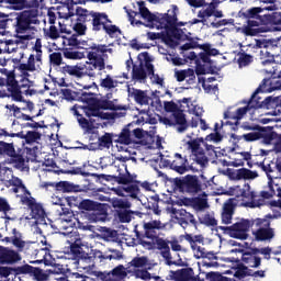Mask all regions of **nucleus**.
I'll use <instances>...</instances> for the list:
<instances>
[{
	"mask_svg": "<svg viewBox=\"0 0 281 281\" xmlns=\"http://www.w3.org/2000/svg\"><path fill=\"white\" fill-rule=\"evenodd\" d=\"M260 7L241 8L235 16L244 36H260L274 27L281 32V13L276 12V0H265Z\"/></svg>",
	"mask_w": 281,
	"mask_h": 281,
	"instance_id": "1",
	"label": "nucleus"
},
{
	"mask_svg": "<svg viewBox=\"0 0 281 281\" xmlns=\"http://www.w3.org/2000/svg\"><path fill=\"white\" fill-rule=\"evenodd\" d=\"M267 82H269V79H263L261 81V85L255 90L250 99L241 101V104H246L245 106L238 108L235 113H232L229 111L224 113V120H234V122L227 121L226 124H228L229 126L234 124L235 126H238V124H240V120H243L245 115H247V113L250 114V120L254 122V120H256L254 115L256 114V111H258V109H269V106H271V102H273L272 97H267L265 100L258 97V93H271V91H276V89H278L267 88Z\"/></svg>",
	"mask_w": 281,
	"mask_h": 281,
	"instance_id": "2",
	"label": "nucleus"
},
{
	"mask_svg": "<svg viewBox=\"0 0 281 281\" xmlns=\"http://www.w3.org/2000/svg\"><path fill=\"white\" fill-rule=\"evenodd\" d=\"M113 54V48H109L106 44H92L89 46V50L86 52L88 63L83 66V74L90 78L98 76L97 71H104L106 69V58Z\"/></svg>",
	"mask_w": 281,
	"mask_h": 281,
	"instance_id": "3",
	"label": "nucleus"
},
{
	"mask_svg": "<svg viewBox=\"0 0 281 281\" xmlns=\"http://www.w3.org/2000/svg\"><path fill=\"white\" fill-rule=\"evenodd\" d=\"M71 111L76 116L79 126L86 128L87 131H91L93 128V124H95V120L92 117L109 120V114L100 112V110L94 105H74Z\"/></svg>",
	"mask_w": 281,
	"mask_h": 281,
	"instance_id": "4",
	"label": "nucleus"
},
{
	"mask_svg": "<svg viewBox=\"0 0 281 281\" xmlns=\"http://www.w3.org/2000/svg\"><path fill=\"white\" fill-rule=\"evenodd\" d=\"M164 109L166 113H171L169 117L160 119V122L165 124V126H177L178 133H186L188 131V120L186 119V114L183 110L179 109V105L173 101H165Z\"/></svg>",
	"mask_w": 281,
	"mask_h": 281,
	"instance_id": "5",
	"label": "nucleus"
},
{
	"mask_svg": "<svg viewBox=\"0 0 281 281\" xmlns=\"http://www.w3.org/2000/svg\"><path fill=\"white\" fill-rule=\"evenodd\" d=\"M38 23V9H30L20 12L15 19H11V30L15 34H26L32 25Z\"/></svg>",
	"mask_w": 281,
	"mask_h": 281,
	"instance_id": "6",
	"label": "nucleus"
},
{
	"mask_svg": "<svg viewBox=\"0 0 281 281\" xmlns=\"http://www.w3.org/2000/svg\"><path fill=\"white\" fill-rule=\"evenodd\" d=\"M175 190L182 192V194H190L196 196L199 192L203 191V183L199 179V176L187 175L182 178L173 179Z\"/></svg>",
	"mask_w": 281,
	"mask_h": 281,
	"instance_id": "7",
	"label": "nucleus"
},
{
	"mask_svg": "<svg viewBox=\"0 0 281 281\" xmlns=\"http://www.w3.org/2000/svg\"><path fill=\"white\" fill-rule=\"evenodd\" d=\"M161 162L164 166L171 168V170H175V172H178V175H186V172H199V168L194 166V160H188V158L183 157L181 154L176 153L173 156V159H167L161 157Z\"/></svg>",
	"mask_w": 281,
	"mask_h": 281,
	"instance_id": "8",
	"label": "nucleus"
},
{
	"mask_svg": "<svg viewBox=\"0 0 281 281\" xmlns=\"http://www.w3.org/2000/svg\"><path fill=\"white\" fill-rule=\"evenodd\" d=\"M177 12H179V7H177V4H172L171 9H169L167 13L155 14V20L151 21L149 27H157V30L169 31L170 27H175V25H177Z\"/></svg>",
	"mask_w": 281,
	"mask_h": 281,
	"instance_id": "9",
	"label": "nucleus"
},
{
	"mask_svg": "<svg viewBox=\"0 0 281 281\" xmlns=\"http://www.w3.org/2000/svg\"><path fill=\"white\" fill-rule=\"evenodd\" d=\"M201 144L202 146L205 145L204 137L187 142L188 148L189 150H191L190 161H193L194 164H196V166H200L201 168H205V166L210 164V158H207V156L205 155V150L201 148Z\"/></svg>",
	"mask_w": 281,
	"mask_h": 281,
	"instance_id": "10",
	"label": "nucleus"
},
{
	"mask_svg": "<svg viewBox=\"0 0 281 281\" xmlns=\"http://www.w3.org/2000/svg\"><path fill=\"white\" fill-rule=\"evenodd\" d=\"M256 226L258 229L252 232V236L257 243H271L276 238V228L271 227V221L267 218H257Z\"/></svg>",
	"mask_w": 281,
	"mask_h": 281,
	"instance_id": "11",
	"label": "nucleus"
},
{
	"mask_svg": "<svg viewBox=\"0 0 281 281\" xmlns=\"http://www.w3.org/2000/svg\"><path fill=\"white\" fill-rule=\"evenodd\" d=\"M229 254H236V257L226 258V262H243L241 265H247L251 269H258L262 265V258L251 255L245 249H232Z\"/></svg>",
	"mask_w": 281,
	"mask_h": 281,
	"instance_id": "12",
	"label": "nucleus"
},
{
	"mask_svg": "<svg viewBox=\"0 0 281 281\" xmlns=\"http://www.w3.org/2000/svg\"><path fill=\"white\" fill-rule=\"evenodd\" d=\"M254 224L249 220H240L232 226H221L222 232L229 234L232 238H238L239 240H247L249 238V229Z\"/></svg>",
	"mask_w": 281,
	"mask_h": 281,
	"instance_id": "13",
	"label": "nucleus"
},
{
	"mask_svg": "<svg viewBox=\"0 0 281 281\" xmlns=\"http://www.w3.org/2000/svg\"><path fill=\"white\" fill-rule=\"evenodd\" d=\"M7 89L0 88V98H11L14 102H23L22 92L19 91V80L14 72L7 77Z\"/></svg>",
	"mask_w": 281,
	"mask_h": 281,
	"instance_id": "14",
	"label": "nucleus"
},
{
	"mask_svg": "<svg viewBox=\"0 0 281 281\" xmlns=\"http://www.w3.org/2000/svg\"><path fill=\"white\" fill-rule=\"evenodd\" d=\"M0 155L3 157H10L12 164H15V168H23V166H25V158H23V155L16 154L14 143L0 140Z\"/></svg>",
	"mask_w": 281,
	"mask_h": 281,
	"instance_id": "15",
	"label": "nucleus"
},
{
	"mask_svg": "<svg viewBox=\"0 0 281 281\" xmlns=\"http://www.w3.org/2000/svg\"><path fill=\"white\" fill-rule=\"evenodd\" d=\"M144 233L135 231V234H138V238L146 236L148 240H157L159 238V232L164 229V224L159 220H153L149 222H143Z\"/></svg>",
	"mask_w": 281,
	"mask_h": 281,
	"instance_id": "16",
	"label": "nucleus"
},
{
	"mask_svg": "<svg viewBox=\"0 0 281 281\" xmlns=\"http://www.w3.org/2000/svg\"><path fill=\"white\" fill-rule=\"evenodd\" d=\"M21 203L22 205H27L29 210H31V216L35 221H40L41 223H43L45 218H47V213H45L43 204L36 203V199H34L33 196H22Z\"/></svg>",
	"mask_w": 281,
	"mask_h": 281,
	"instance_id": "17",
	"label": "nucleus"
},
{
	"mask_svg": "<svg viewBox=\"0 0 281 281\" xmlns=\"http://www.w3.org/2000/svg\"><path fill=\"white\" fill-rule=\"evenodd\" d=\"M60 32H65L66 34H68L63 36L64 47H70L74 49H86V52H89V47H91V45H88L87 41L79 40L80 37L78 36V34H71V32H67L63 29H60Z\"/></svg>",
	"mask_w": 281,
	"mask_h": 281,
	"instance_id": "18",
	"label": "nucleus"
},
{
	"mask_svg": "<svg viewBox=\"0 0 281 281\" xmlns=\"http://www.w3.org/2000/svg\"><path fill=\"white\" fill-rule=\"evenodd\" d=\"M21 276H29L33 281H47L48 280V269L43 270L42 268L31 266L29 263L22 265Z\"/></svg>",
	"mask_w": 281,
	"mask_h": 281,
	"instance_id": "19",
	"label": "nucleus"
},
{
	"mask_svg": "<svg viewBox=\"0 0 281 281\" xmlns=\"http://www.w3.org/2000/svg\"><path fill=\"white\" fill-rule=\"evenodd\" d=\"M21 260H23V258L18 250L0 246V265H16V262H21Z\"/></svg>",
	"mask_w": 281,
	"mask_h": 281,
	"instance_id": "20",
	"label": "nucleus"
},
{
	"mask_svg": "<svg viewBox=\"0 0 281 281\" xmlns=\"http://www.w3.org/2000/svg\"><path fill=\"white\" fill-rule=\"evenodd\" d=\"M121 170L122 169L119 170L117 176L100 175L97 177H99V179H104L105 181H115L120 186H128L131 183H135V176L131 175L126 167L124 172H121Z\"/></svg>",
	"mask_w": 281,
	"mask_h": 281,
	"instance_id": "21",
	"label": "nucleus"
},
{
	"mask_svg": "<svg viewBox=\"0 0 281 281\" xmlns=\"http://www.w3.org/2000/svg\"><path fill=\"white\" fill-rule=\"evenodd\" d=\"M236 212V199L229 198L226 200L222 207L221 218L223 225H232V220Z\"/></svg>",
	"mask_w": 281,
	"mask_h": 281,
	"instance_id": "22",
	"label": "nucleus"
},
{
	"mask_svg": "<svg viewBox=\"0 0 281 281\" xmlns=\"http://www.w3.org/2000/svg\"><path fill=\"white\" fill-rule=\"evenodd\" d=\"M157 245V249L161 251V256L164 259H166V262L169 267H172L175 265L176 267H183V263H179L177 261H172V255H170V246L168 245V241H166L164 238H156L153 240Z\"/></svg>",
	"mask_w": 281,
	"mask_h": 281,
	"instance_id": "23",
	"label": "nucleus"
},
{
	"mask_svg": "<svg viewBox=\"0 0 281 281\" xmlns=\"http://www.w3.org/2000/svg\"><path fill=\"white\" fill-rule=\"evenodd\" d=\"M138 60L145 61L147 76H149L151 80L154 79V82H156V85H164V79H161L159 75L155 74V66L151 64L153 58H150V55L148 54V52H143L138 54Z\"/></svg>",
	"mask_w": 281,
	"mask_h": 281,
	"instance_id": "24",
	"label": "nucleus"
},
{
	"mask_svg": "<svg viewBox=\"0 0 281 281\" xmlns=\"http://www.w3.org/2000/svg\"><path fill=\"white\" fill-rule=\"evenodd\" d=\"M21 78L18 81L19 91L22 95H36V90L32 89L34 87V81L30 80V72L21 71Z\"/></svg>",
	"mask_w": 281,
	"mask_h": 281,
	"instance_id": "25",
	"label": "nucleus"
},
{
	"mask_svg": "<svg viewBox=\"0 0 281 281\" xmlns=\"http://www.w3.org/2000/svg\"><path fill=\"white\" fill-rule=\"evenodd\" d=\"M183 30L186 29H178L177 25L170 27L167 31V35L164 37L165 43L167 45H170V47H177L179 45L177 41L183 40V34H184Z\"/></svg>",
	"mask_w": 281,
	"mask_h": 281,
	"instance_id": "26",
	"label": "nucleus"
},
{
	"mask_svg": "<svg viewBox=\"0 0 281 281\" xmlns=\"http://www.w3.org/2000/svg\"><path fill=\"white\" fill-rule=\"evenodd\" d=\"M228 177L233 181H240L243 179H256L258 177V172L251 171L247 168L241 169H228Z\"/></svg>",
	"mask_w": 281,
	"mask_h": 281,
	"instance_id": "27",
	"label": "nucleus"
},
{
	"mask_svg": "<svg viewBox=\"0 0 281 281\" xmlns=\"http://www.w3.org/2000/svg\"><path fill=\"white\" fill-rule=\"evenodd\" d=\"M2 243H7V244L12 243L13 247H15L16 251L19 252L24 251L25 245H27V243L23 240V234L19 232L16 228H13L12 236L4 237L2 239Z\"/></svg>",
	"mask_w": 281,
	"mask_h": 281,
	"instance_id": "28",
	"label": "nucleus"
},
{
	"mask_svg": "<svg viewBox=\"0 0 281 281\" xmlns=\"http://www.w3.org/2000/svg\"><path fill=\"white\" fill-rule=\"evenodd\" d=\"M23 56H25V54L20 53V57H15L12 59V63H15L16 65H19V70L20 71H24L26 74H29V71H36V58L34 54H31L27 58V63L21 64V60H23Z\"/></svg>",
	"mask_w": 281,
	"mask_h": 281,
	"instance_id": "29",
	"label": "nucleus"
},
{
	"mask_svg": "<svg viewBox=\"0 0 281 281\" xmlns=\"http://www.w3.org/2000/svg\"><path fill=\"white\" fill-rule=\"evenodd\" d=\"M170 280L175 281H194V270L192 268H182L169 271Z\"/></svg>",
	"mask_w": 281,
	"mask_h": 281,
	"instance_id": "30",
	"label": "nucleus"
},
{
	"mask_svg": "<svg viewBox=\"0 0 281 281\" xmlns=\"http://www.w3.org/2000/svg\"><path fill=\"white\" fill-rule=\"evenodd\" d=\"M8 8L9 10H27L32 8V2L29 0H0V8Z\"/></svg>",
	"mask_w": 281,
	"mask_h": 281,
	"instance_id": "31",
	"label": "nucleus"
},
{
	"mask_svg": "<svg viewBox=\"0 0 281 281\" xmlns=\"http://www.w3.org/2000/svg\"><path fill=\"white\" fill-rule=\"evenodd\" d=\"M80 212H95L97 214H102L105 212L104 204L95 202L93 200L83 199L79 206Z\"/></svg>",
	"mask_w": 281,
	"mask_h": 281,
	"instance_id": "32",
	"label": "nucleus"
},
{
	"mask_svg": "<svg viewBox=\"0 0 281 281\" xmlns=\"http://www.w3.org/2000/svg\"><path fill=\"white\" fill-rule=\"evenodd\" d=\"M131 98H134L136 104L140 106H148L150 104V97L148 95L147 90H142L137 88H132V91L128 90Z\"/></svg>",
	"mask_w": 281,
	"mask_h": 281,
	"instance_id": "33",
	"label": "nucleus"
},
{
	"mask_svg": "<svg viewBox=\"0 0 281 281\" xmlns=\"http://www.w3.org/2000/svg\"><path fill=\"white\" fill-rule=\"evenodd\" d=\"M90 16H92L93 32H100V30H103L105 23H111L106 13L91 12Z\"/></svg>",
	"mask_w": 281,
	"mask_h": 281,
	"instance_id": "34",
	"label": "nucleus"
},
{
	"mask_svg": "<svg viewBox=\"0 0 281 281\" xmlns=\"http://www.w3.org/2000/svg\"><path fill=\"white\" fill-rule=\"evenodd\" d=\"M256 196V192L251 191V186L245 183L243 186L241 201L246 202V207H258Z\"/></svg>",
	"mask_w": 281,
	"mask_h": 281,
	"instance_id": "35",
	"label": "nucleus"
},
{
	"mask_svg": "<svg viewBox=\"0 0 281 281\" xmlns=\"http://www.w3.org/2000/svg\"><path fill=\"white\" fill-rule=\"evenodd\" d=\"M132 124H127L121 133L117 135L115 139L116 144H122L123 146H131V144H135V139L131 132Z\"/></svg>",
	"mask_w": 281,
	"mask_h": 281,
	"instance_id": "36",
	"label": "nucleus"
},
{
	"mask_svg": "<svg viewBox=\"0 0 281 281\" xmlns=\"http://www.w3.org/2000/svg\"><path fill=\"white\" fill-rule=\"evenodd\" d=\"M70 252L72 254V256L75 258H78L79 260H82V262H86V260H89V261L92 260V258L89 257V254H87L82 250V245L78 240L70 244Z\"/></svg>",
	"mask_w": 281,
	"mask_h": 281,
	"instance_id": "37",
	"label": "nucleus"
},
{
	"mask_svg": "<svg viewBox=\"0 0 281 281\" xmlns=\"http://www.w3.org/2000/svg\"><path fill=\"white\" fill-rule=\"evenodd\" d=\"M116 194H119V196H131L132 199H137L139 195V186L130 183L126 187L117 189Z\"/></svg>",
	"mask_w": 281,
	"mask_h": 281,
	"instance_id": "38",
	"label": "nucleus"
},
{
	"mask_svg": "<svg viewBox=\"0 0 281 281\" xmlns=\"http://www.w3.org/2000/svg\"><path fill=\"white\" fill-rule=\"evenodd\" d=\"M149 266H150V261L148 260V257L146 256L134 257L132 261L127 263V269L131 272L133 271V269H146Z\"/></svg>",
	"mask_w": 281,
	"mask_h": 281,
	"instance_id": "39",
	"label": "nucleus"
},
{
	"mask_svg": "<svg viewBox=\"0 0 281 281\" xmlns=\"http://www.w3.org/2000/svg\"><path fill=\"white\" fill-rule=\"evenodd\" d=\"M55 189L58 192H82V187L80 184H74L69 181L56 182Z\"/></svg>",
	"mask_w": 281,
	"mask_h": 281,
	"instance_id": "40",
	"label": "nucleus"
},
{
	"mask_svg": "<svg viewBox=\"0 0 281 281\" xmlns=\"http://www.w3.org/2000/svg\"><path fill=\"white\" fill-rule=\"evenodd\" d=\"M144 63L145 60H139V66L133 65V70H132V78L133 80H138L142 82V80H146L148 78V69H144Z\"/></svg>",
	"mask_w": 281,
	"mask_h": 281,
	"instance_id": "41",
	"label": "nucleus"
},
{
	"mask_svg": "<svg viewBox=\"0 0 281 281\" xmlns=\"http://www.w3.org/2000/svg\"><path fill=\"white\" fill-rule=\"evenodd\" d=\"M23 269V266H18V267H1L0 266V280H7L9 281L8 278L10 276H21L22 272L21 270Z\"/></svg>",
	"mask_w": 281,
	"mask_h": 281,
	"instance_id": "42",
	"label": "nucleus"
},
{
	"mask_svg": "<svg viewBox=\"0 0 281 281\" xmlns=\"http://www.w3.org/2000/svg\"><path fill=\"white\" fill-rule=\"evenodd\" d=\"M63 72L68 74V76H74L75 78H82L85 76V66L81 65H66L63 67Z\"/></svg>",
	"mask_w": 281,
	"mask_h": 281,
	"instance_id": "43",
	"label": "nucleus"
},
{
	"mask_svg": "<svg viewBox=\"0 0 281 281\" xmlns=\"http://www.w3.org/2000/svg\"><path fill=\"white\" fill-rule=\"evenodd\" d=\"M101 237L103 240H106L108 243H116L117 238H120V234H117V231L109 228L106 226L101 227Z\"/></svg>",
	"mask_w": 281,
	"mask_h": 281,
	"instance_id": "44",
	"label": "nucleus"
},
{
	"mask_svg": "<svg viewBox=\"0 0 281 281\" xmlns=\"http://www.w3.org/2000/svg\"><path fill=\"white\" fill-rule=\"evenodd\" d=\"M63 56L67 60H82L85 58V52L76 50V48H63Z\"/></svg>",
	"mask_w": 281,
	"mask_h": 281,
	"instance_id": "45",
	"label": "nucleus"
},
{
	"mask_svg": "<svg viewBox=\"0 0 281 281\" xmlns=\"http://www.w3.org/2000/svg\"><path fill=\"white\" fill-rule=\"evenodd\" d=\"M138 8L142 19L147 21V26L150 27L153 21H155V14L151 13L150 10H148V8H146V3L144 1L138 2Z\"/></svg>",
	"mask_w": 281,
	"mask_h": 281,
	"instance_id": "46",
	"label": "nucleus"
},
{
	"mask_svg": "<svg viewBox=\"0 0 281 281\" xmlns=\"http://www.w3.org/2000/svg\"><path fill=\"white\" fill-rule=\"evenodd\" d=\"M20 139H25L26 144H34L41 139V133L29 131L26 134H23V132H19L15 134Z\"/></svg>",
	"mask_w": 281,
	"mask_h": 281,
	"instance_id": "47",
	"label": "nucleus"
},
{
	"mask_svg": "<svg viewBox=\"0 0 281 281\" xmlns=\"http://www.w3.org/2000/svg\"><path fill=\"white\" fill-rule=\"evenodd\" d=\"M256 47L257 49H262V47H265L266 50H260V54H266L268 58H271L269 63H273V59L276 58V55L271 54V49H273V43L257 41Z\"/></svg>",
	"mask_w": 281,
	"mask_h": 281,
	"instance_id": "48",
	"label": "nucleus"
},
{
	"mask_svg": "<svg viewBox=\"0 0 281 281\" xmlns=\"http://www.w3.org/2000/svg\"><path fill=\"white\" fill-rule=\"evenodd\" d=\"M89 258L92 259L90 261L86 260V262L88 263V267H93L95 260H99V262H104V260H111L113 257L103 255L101 250H92V256L89 255Z\"/></svg>",
	"mask_w": 281,
	"mask_h": 281,
	"instance_id": "49",
	"label": "nucleus"
},
{
	"mask_svg": "<svg viewBox=\"0 0 281 281\" xmlns=\"http://www.w3.org/2000/svg\"><path fill=\"white\" fill-rule=\"evenodd\" d=\"M133 216H135V212L124 210H116L115 217L120 223H131L133 221Z\"/></svg>",
	"mask_w": 281,
	"mask_h": 281,
	"instance_id": "50",
	"label": "nucleus"
},
{
	"mask_svg": "<svg viewBox=\"0 0 281 281\" xmlns=\"http://www.w3.org/2000/svg\"><path fill=\"white\" fill-rule=\"evenodd\" d=\"M47 281H67V274L63 272V269H58V271H56V269H48Z\"/></svg>",
	"mask_w": 281,
	"mask_h": 281,
	"instance_id": "51",
	"label": "nucleus"
},
{
	"mask_svg": "<svg viewBox=\"0 0 281 281\" xmlns=\"http://www.w3.org/2000/svg\"><path fill=\"white\" fill-rule=\"evenodd\" d=\"M260 139H262V144L269 146L278 139V133H276L274 131L261 132Z\"/></svg>",
	"mask_w": 281,
	"mask_h": 281,
	"instance_id": "52",
	"label": "nucleus"
},
{
	"mask_svg": "<svg viewBox=\"0 0 281 281\" xmlns=\"http://www.w3.org/2000/svg\"><path fill=\"white\" fill-rule=\"evenodd\" d=\"M126 276V269L124 266H117L110 272V278L112 280H124Z\"/></svg>",
	"mask_w": 281,
	"mask_h": 281,
	"instance_id": "53",
	"label": "nucleus"
},
{
	"mask_svg": "<svg viewBox=\"0 0 281 281\" xmlns=\"http://www.w3.org/2000/svg\"><path fill=\"white\" fill-rule=\"evenodd\" d=\"M180 225H188L191 223V225H196V220L194 218V215L189 213L186 210L180 211Z\"/></svg>",
	"mask_w": 281,
	"mask_h": 281,
	"instance_id": "54",
	"label": "nucleus"
},
{
	"mask_svg": "<svg viewBox=\"0 0 281 281\" xmlns=\"http://www.w3.org/2000/svg\"><path fill=\"white\" fill-rule=\"evenodd\" d=\"M238 56H239L238 57L239 67H247L248 65H251V63H254V56L245 52H239Z\"/></svg>",
	"mask_w": 281,
	"mask_h": 281,
	"instance_id": "55",
	"label": "nucleus"
},
{
	"mask_svg": "<svg viewBox=\"0 0 281 281\" xmlns=\"http://www.w3.org/2000/svg\"><path fill=\"white\" fill-rule=\"evenodd\" d=\"M10 210H12V207L10 206V203L8 202V200H5V198H1L0 196V212H2V214H4V218L7 221H10V216L8 215V213L10 212Z\"/></svg>",
	"mask_w": 281,
	"mask_h": 281,
	"instance_id": "56",
	"label": "nucleus"
},
{
	"mask_svg": "<svg viewBox=\"0 0 281 281\" xmlns=\"http://www.w3.org/2000/svg\"><path fill=\"white\" fill-rule=\"evenodd\" d=\"M237 270L234 273L235 278H238V280H243V278H247V266L243 262H236Z\"/></svg>",
	"mask_w": 281,
	"mask_h": 281,
	"instance_id": "57",
	"label": "nucleus"
},
{
	"mask_svg": "<svg viewBox=\"0 0 281 281\" xmlns=\"http://www.w3.org/2000/svg\"><path fill=\"white\" fill-rule=\"evenodd\" d=\"M196 257L198 258H207V260H216V255L212 251L207 252L205 250V248L203 247H198V250H196Z\"/></svg>",
	"mask_w": 281,
	"mask_h": 281,
	"instance_id": "58",
	"label": "nucleus"
},
{
	"mask_svg": "<svg viewBox=\"0 0 281 281\" xmlns=\"http://www.w3.org/2000/svg\"><path fill=\"white\" fill-rule=\"evenodd\" d=\"M85 199L80 195H70L66 198V201L70 207H78L80 210V204L82 203Z\"/></svg>",
	"mask_w": 281,
	"mask_h": 281,
	"instance_id": "59",
	"label": "nucleus"
},
{
	"mask_svg": "<svg viewBox=\"0 0 281 281\" xmlns=\"http://www.w3.org/2000/svg\"><path fill=\"white\" fill-rule=\"evenodd\" d=\"M148 269H150V266H148L147 268L143 269V270H135L133 269L134 271V276L136 278H139L140 280H150L153 277L150 274V272H148Z\"/></svg>",
	"mask_w": 281,
	"mask_h": 281,
	"instance_id": "60",
	"label": "nucleus"
},
{
	"mask_svg": "<svg viewBox=\"0 0 281 281\" xmlns=\"http://www.w3.org/2000/svg\"><path fill=\"white\" fill-rule=\"evenodd\" d=\"M111 144H113V136L106 133L103 136L99 137V146L103 148H111Z\"/></svg>",
	"mask_w": 281,
	"mask_h": 281,
	"instance_id": "61",
	"label": "nucleus"
},
{
	"mask_svg": "<svg viewBox=\"0 0 281 281\" xmlns=\"http://www.w3.org/2000/svg\"><path fill=\"white\" fill-rule=\"evenodd\" d=\"M49 63L55 67H60L63 65V54L55 52L49 55Z\"/></svg>",
	"mask_w": 281,
	"mask_h": 281,
	"instance_id": "62",
	"label": "nucleus"
},
{
	"mask_svg": "<svg viewBox=\"0 0 281 281\" xmlns=\"http://www.w3.org/2000/svg\"><path fill=\"white\" fill-rule=\"evenodd\" d=\"M100 87H102L103 89H115V80H113L111 75H106V77L101 80Z\"/></svg>",
	"mask_w": 281,
	"mask_h": 281,
	"instance_id": "63",
	"label": "nucleus"
},
{
	"mask_svg": "<svg viewBox=\"0 0 281 281\" xmlns=\"http://www.w3.org/2000/svg\"><path fill=\"white\" fill-rule=\"evenodd\" d=\"M113 207H117L119 210H128L131 207V202L122 199L113 200Z\"/></svg>",
	"mask_w": 281,
	"mask_h": 281,
	"instance_id": "64",
	"label": "nucleus"
}]
</instances>
